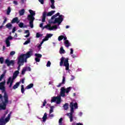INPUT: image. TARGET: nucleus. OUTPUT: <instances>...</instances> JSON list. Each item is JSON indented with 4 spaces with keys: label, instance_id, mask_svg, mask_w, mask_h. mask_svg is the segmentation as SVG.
I'll list each match as a JSON object with an SVG mask.
<instances>
[{
    "label": "nucleus",
    "instance_id": "obj_1",
    "mask_svg": "<svg viewBox=\"0 0 125 125\" xmlns=\"http://www.w3.org/2000/svg\"><path fill=\"white\" fill-rule=\"evenodd\" d=\"M5 80L0 83V90H2V92H4L3 97L4 101L0 103V112L1 110L4 111L6 110V105L9 103L8 101V95L7 93L5 92Z\"/></svg>",
    "mask_w": 125,
    "mask_h": 125
},
{
    "label": "nucleus",
    "instance_id": "obj_2",
    "mask_svg": "<svg viewBox=\"0 0 125 125\" xmlns=\"http://www.w3.org/2000/svg\"><path fill=\"white\" fill-rule=\"evenodd\" d=\"M8 113V112L6 111L3 116L0 118V125H5L6 123H8V122H9V120H10V116H11L12 112H10V113L8 115L7 117L5 118V117Z\"/></svg>",
    "mask_w": 125,
    "mask_h": 125
},
{
    "label": "nucleus",
    "instance_id": "obj_3",
    "mask_svg": "<svg viewBox=\"0 0 125 125\" xmlns=\"http://www.w3.org/2000/svg\"><path fill=\"white\" fill-rule=\"evenodd\" d=\"M30 15L27 16L28 21H29V24L30 28H34V21L35 20V18L34 16L36 15V13L32 10H29Z\"/></svg>",
    "mask_w": 125,
    "mask_h": 125
},
{
    "label": "nucleus",
    "instance_id": "obj_4",
    "mask_svg": "<svg viewBox=\"0 0 125 125\" xmlns=\"http://www.w3.org/2000/svg\"><path fill=\"white\" fill-rule=\"evenodd\" d=\"M63 66L65 67V70L66 71H68V72H70V64L69 63V59L66 58L65 59V58L62 57L61 59V62H60V66H63Z\"/></svg>",
    "mask_w": 125,
    "mask_h": 125
},
{
    "label": "nucleus",
    "instance_id": "obj_5",
    "mask_svg": "<svg viewBox=\"0 0 125 125\" xmlns=\"http://www.w3.org/2000/svg\"><path fill=\"white\" fill-rule=\"evenodd\" d=\"M59 18H56L54 21H49V24H56V23H58V25H60V24H61L63 21V15H59Z\"/></svg>",
    "mask_w": 125,
    "mask_h": 125
},
{
    "label": "nucleus",
    "instance_id": "obj_6",
    "mask_svg": "<svg viewBox=\"0 0 125 125\" xmlns=\"http://www.w3.org/2000/svg\"><path fill=\"white\" fill-rule=\"evenodd\" d=\"M55 12V10H52L50 12H49L48 13H46V11H44L42 14V22H45V18L46 16H52L53 14H54V13Z\"/></svg>",
    "mask_w": 125,
    "mask_h": 125
},
{
    "label": "nucleus",
    "instance_id": "obj_7",
    "mask_svg": "<svg viewBox=\"0 0 125 125\" xmlns=\"http://www.w3.org/2000/svg\"><path fill=\"white\" fill-rule=\"evenodd\" d=\"M28 58H26V57H24V56H22L21 55L18 58V60L19 61V63H21L22 65H24V62L27 63V59Z\"/></svg>",
    "mask_w": 125,
    "mask_h": 125
},
{
    "label": "nucleus",
    "instance_id": "obj_8",
    "mask_svg": "<svg viewBox=\"0 0 125 125\" xmlns=\"http://www.w3.org/2000/svg\"><path fill=\"white\" fill-rule=\"evenodd\" d=\"M21 55L26 58H30L31 56H33V50H31L30 51H28L26 54H22Z\"/></svg>",
    "mask_w": 125,
    "mask_h": 125
},
{
    "label": "nucleus",
    "instance_id": "obj_9",
    "mask_svg": "<svg viewBox=\"0 0 125 125\" xmlns=\"http://www.w3.org/2000/svg\"><path fill=\"white\" fill-rule=\"evenodd\" d=\"M14 82V80L12 79V77H9L7 81V84H9L10 83V85H9V88H11V87L12 86V84H13Z\"/></svg>",
    "mask_w": 125,
    "mask_h": 125
},
{
    "label": "nucleus",
    "instance_id": "obj_10",
    "mask_svg": "<svg viewBox=\"0 0 125 125\" xmlns=\"http://www.w3.org/2000/svg\"><path fill=\"white\" fill-rule=\"evenodd\" d=\"M13 40V37L12 36H10L6 38V41H5V43L7 45V47H9L10 45V42L9 41L10 40Z\"/></svg>",
    "mask_w": 125,
    "mask_h": 125
},
{
    "label": "nucleus",
    "instance_id": "obj_11",
    "mask_svg": "<svg viewBox=\"0 0 125 125\" xmlns=\"http://www.w3.org/2000/svg\"><path fill=\"white\" fill-rule=\"evenodd\" d=\"M5 64H7V66L8 67H9V66H11V65L12 66H13V65H14V61L13 60L9 61V60L6 59L5 60Z\"/></svg>",
    "mask_w": 125,
    "mask_h": 125
},
{
    "label": "nucleus",
    "instance_id": "obj_12",
    "mask_svg": "<svg viewBox=\"0 0 125 125\" xmlns=\"http://www.w3.org/2000/svg\"><path fill=\"white\" fill-rule=\"evenodd\" d=\"M60 93L62 97H65V96H66V95L65 94V93H66V89H65L64 87L61 88Z\"/></svg>",
    "mask_w": 125,
    "mask_h": 125
},
{
    "label": "nucleus",
    "instance_id": "obj_13",
    "mask_svg": "<svg viewBox=\"0 0 125 125\" xmlns=\"http://www.w3.org/2000/svg\"><path fill=\"white\" fill-rule=\"evenodd\" d=\"M74 114V110L73 109V105H71L70 112L67 113V116L68 117H72Z\"/></svg>",
    "mask_w": 125,
    "mask_h": 125
},
{
    "label": "nucleus",
    "instance_id": "obj_14",
    "mask_svg": "<svg viewBox=\"0 0 125 125\" xmlns=\"http://www.w3.org/2000/svg\"><path fill=\"white\" fill-rule=\"evenodd\" d=\"M18 75H19V71L17 70L13 74V78L12 79L14 80H15L16 78H17V76H18Z\"/></svg>",
    "mask_w": 125,
    "mask_h": 125
},
{
    "label": "nucleus",
    "instance_id": "obj_15",
    "mask_svg": "<svg viewBox=\"0 0 125 125\" xmlns=\"http://www.w3.org/2000/svg\"><path fill=\"white\" fill-rule=\"evenodd\" d=\"M20 22V21L18 20V18L16 17L13 19V20H12L11 23L12 24H14V23H17V24H18V23H19Z\"/></svg>",
    "mask_w": 125,
    "mask_h": 125
},
{
    "label": "nucleus",
    "instance_id": "obj_16",
    "mask_svg": "<svg viewBox=\"0 0 125 125\" xmlns=\"http://www.w3.org/2000/svg\"><path fill=\"white\" fill-rule=\"evenodd\" d=\"M71 105L73 106V110H74V107L75 109H78V103H75V104H74V103L73 102L70 103V109H71Z\"/></svg>",
    "mask_w": 125,
    "mask_h": 125
},
{
    "label": "nucleus",
    "instance_id": "obj_17",
    "mask_svg": "<svg viewBox=\"0 0 125 125\" xmlns=\"http://www.w3.org/2000/svg\"><path fill=\"white\" fill-rule=\"evenodd\" d=\"M65 78L64 76L62 77V82L60 83L59 84H58L57 86V87H60L62 84H65Z\"/></svg>",
    "mask_w": 125,
    "mask_h": 125
},
{
    "label": "nucleus",
    "instance_id": "obj_18",
    "mask_svg": "<svg viewBox=\"0 0 125 125\" xmlns=\"http://www.w3.org/2000/svg\"><path fill=\"white\" fill-rule=\"evenodd\" d=\"M20 83L21 82H19L16 83V84L13 86V89H16V88H18L19 85H20Z\"/></svg>",
    "mask_w": 125,
    "mask_h": 125
},
{
    "label": "nucleus",
    "instance_id": "obj_19",
    "mask_svg": "<svg viewBox=\"0 0 125 125\" xmlns=\"http://www.w3.org/2000/svg\"><path fill=\"white\" fill-rule=\"evenodd\" d=\"M47 28H48V30H49V31H52V30H53V27L51 25L49 26L48 25H45L44 27H43V29H47Z\"/></svg>",
    "mask_w": 125,
    "mask_h": 125
},
{
    "label": "nucleus",
    "instance_id": "obj_20",
    "mask_svg": "<svg viewBox=\"0 0 125 125\" xmlns=\"http://www.w3.org/2000/svg\"><path fill=\"white\" fill-rule=\"evenodd\" d=\"M64 43L65 46L66 47H69V46H70V45H71V44H70V42H69L68 40L64 41Z\"/></svg>",
    "mask_w": 125,
    "mask_h": 125
},
{
    "label": "nucleus",
    "instance_id": "obj_21",
    "mask_svg": "<svg viewBox=\"0 0 125 125\" xmlns=\"http://www.w3.org/2000/svg\"><path fill=\"white\" fill-rule=\"evenodd\" d=\"M51 3L52 4L51 5V8L52 9H54L55 8V6H54V3L55 2V1L54 0H50Z\"/></svg>",
    "mask_w": 125,
    "mask_h": 125
},
{
    "label": "nucleus",
    "instance_id": "obj_22",
    "mask_svg": "<svg viewBox=\"0 0 125 125\" xmlns=\"http://www.w3.org/2000/svg\"><path fill=\"white\" fill-rule=\"evenodd\" d=\"M61 103V96H58V98L57 99V104H60Z\"/></svg>",
    "mask_w": 125,
    "mask_h": 125
},
{
    "label": "nucleus",
    "instance_id": "obj_23",
    "mask_svg": "<svg viewBox=\"0 0 125 125\" xmlns=\"http://www.w3.org/2000/svg\"><path fill=\"white\" fill-rule=\"evenodd\" d=\"M58 98V96L57 97H52V99L51 100V103H53V102H56Z\"/></svg>",
    "mask_w": 125,
    "mask_h": 125
},
{
    "label": "nucleus",
    "instance_id": "obj_24",
    "mask_svg": "<svg viewBox=\"0 0 125 125\" xmlns=\"http://www.w3.org/2000/svg\"><path fill=\"white\" fill-rule=\"evenodd\" d=\"M6 27L7 28V29H9V30H11V28H12V24L10 23H8L6 25Z\"/></svg>",
    "mask_w": 125,
    "mask_h": 125
},
{
    "label": "nucleus",
    "instance_id": "obj_25",
    "mask_svg": "<svg viewBox=\"0 0 125 125\" xmlns=\"http://www.w3.org/2000/svg\"><path fill=\"white\" fill-rule=\"evenodd\" d=\"M33 86H34V84L32 83H30L25 87V89H30V88H32Z\"/></svg>",
    "mask_w": 125,
    "mask_h": 125
},
{
    "label": "nucleus",
    "instance_id": "obj_26",
    "mask_svg": "<svg viewBox=\"0 0 125 125\" xmlns=\"http://www.w3.org/2000/svg\"><path fill=\"white\" fill-rule=\"evenodd\" d=\"M24 13H25V9H22L21 10L19 11V14L20 16L24 15Z\"/></svg>",
    "mask_w": 125,
    "mask_h": 125
},
{
    "label": "nucleus",
    "instance_id": "obj_27",
    "mask_svg": "<svg viewBox=\"0 0 125 125\" xmlns=\"http://www.w3.org/2000/svg\"><path fill=\"white\" fill-rule=\"evenodd\" d=\"M68 106H69V104H68V103H65V104L63 105V106L64 109L65 110H68V109L69 108Z\"/></svg>",
    "mask_w": 125,
    "mask_h": 125
},
{
    "label": "nucleus",
    "instance_id": "obj_28",
    "mask_svg": "<svg viewBox=\"0 0 125 125\" xmlns=\"http://www.w3.org/2000/svg\"><path fill=\"white\" fill-rule=\"evenodd\" d=\"M46 119H47V114H46V113H45L42 117L43 122H45V121H46Z\"/></svg>",
    "mask_w": 125,
    "mask_h": 125
},
{
    "label": "nucleus",
    "instance_id": "obj_29",
    "mask_svg": "<svg viewBox=\"0 0 125 125\" xmlns=\"http://www.w3.org/2000/svg\"><path fill=\"white\" fill-rule=\"evenodd\" d=\"M59 15H60V13H57L55 15H53L51 17L52 20H53V19H55V18H56V17H57V16H59Z\"/></svg>",
    "mask_w": 125,
    "mask_h": 125
},
{
    "label": "nucleus",
    "instance_id": "obj_30",
    "mask_svg": "<svg viewBox=\"0 0 125 125\" xmlns=\"http://www.w3.org/2000/svg\"><path fill=\"white\" fill-rule=\"evenodd\" d=\"M60 54H63L65 53V50L63 48V47H61L60 50Z\"/></svg>",
    "mask_w": 125,
    "mask_h": 125
},
{
    "label": "nucleus",
    "instance_id": "obj_31",
    "mask_svg": "<svg viewBox=\"0 0 125 125\" xmlns=\"http://www.w3.org/2000/svg\"><path fill=\"white\" fill-rule=\"evenodd\" d=\"M31 42V39L28 38L27 39V41H25L23 43L24 45H26V44H28V43H30Z\"/></svg>",
    "mask_w": 125,
    "mask_h": 125
},
{
    "label": "nucleus",
    "instance_id": "obj_32",
    "mask_svg": "<svg viewBox=\"0 0 125 125\" xmlns=\"http://www.w3.org/2000/svg\"><path fill=\"white\" fill-rule=\"evenodd\" d=\"M10 12H11V8H10V7H8L7 10V15H9V14H10Z\"/></svg>",
    "mask_w": 125,
    "mask_h": 125
},
{
    "label": "nucleus",
    "instance_id": "obj_33",
    "mask_svg": "<svg viewBox=\"0 0 125 125\" xmlns=\"http://www.w3.org/2000/svg\"><path fill=\"white\" fill-rule=\"evenodd\" d=\"M18 65H19L18 66V71H19V70H20V67H21V66H22V63L21 62H19V61H18V63H17Z\"/></svg>",
    "mask_w": 125,
    "mask_h": 125
},
{
    "label": "nucleus",
    "instance_id": "obj_34",
    "mask_svg": "<svg viewBox=\"0 0 125 125\" xmlns=\"http://www.w3.org/2000/svg\"><path fill=\"white\" fill-rule=\"evenodd\" d=\"M35 56H36V58H42V54H38V53H36L35 54Z\"/></svg>",
    "mask_w": 125,
    "mask_h": 125
},
{
    "label": "nucleus",
    "instance_id": "obj_35",
    "mask_svg": "<svg viewBox=\"0 0 125 125\" xmlns=\"http://www.w3.org/2000/svg\"><path fill=\"white\" fill-rule=\"evenodd\" d=\"M71 88H72V87H67L66 89H65L66 93H69Z\"/></svg>",
    "mask_w": 125,
    "mask_h": 125
},
{
    "label": "nucleus",
    "instance_id": "obj_36",
    "mask_svg": "<svg viewBox=\"0 0 125 125\" xmlns=\"http://www.w3.org/2000/svg\"><path fill=\"white\" fill-rule=\"evenodd\" d=\"M25 92V89L24 88V85H21V93H24Z\"/></svg>",
    "mask_w": 125,
    "mask_h": 125
},
{
    "label": "nucleus",
    "instance_id": "obj_37",
    "mask_svg": "<svg viewBox=\"0 0 125 125\" xmlns=\"http://www.w3.org/2000/svg\"><path fill=\"white\" fill-rule=\"evenodd\" d=\"M63 39H64V36L61 35L58 37V41H59V42H61V41H62Z\"/></svg>",
    "mask_w": 125,
    "mask_h": 125
},
{
    "label": "nucleus",
    "instance_id": "obj_38",
    "mask_svg": "<svg viewBox=\"0 0 125 125\" xmlns=\"http://www.w3.org/2000/svg\"><path fill=\"white\" fill-rule=\"evenodd\" d=\"M24 69L26 70V71H28L29 72H31V71L32 70L31 67L29 66L24 67Z\"/></svg>",
    "mask_w": 125,
    "mask_h": 125
},
{
    "label": "nucleus",
    "instance_id": "obj_39",
    "mask_svg": "<svg viewBox=\"0 0 125 125\" xmlns=\"http://www.w3.org/2000/svg\"><path fill=\"white\" fill-rule=\"evenodd\" d=\"M62 121H63V118H61L59 119V123L60 125H63V123L62 122Z\"/></svg>",
    "mask_w": 125,
    "mask_h": 125
},
{
    "label": "nucleus",
    "instance_id": "obj_40",
    "mask_svg": "<svg viewBox=\"0 0 125 125\" xmlns=\"http://www.w3.org/2000/svg\"><path fill=\"white\" fill-rule=\"evenodd\" d=\"M53 108H54V106H50V109L49 111L50 114H51V113H53Z\"/></svg>",
    "mask_w": 125,
    "mask_h": 125
},
{
    "label": "nucleus",
    "instance_id": "obj_41",
    "mask_svg": "<svg viewBox=\"0 0 125 125\" xmlns=\"http://www.w3.org/2000/svg\"><path fill=\"white\" fill-rule=\"evenodd\" d=\"M23 26H24V23L23 22H20L19 24V27H20V28H23Z\"/></svg>",
    "mask_w": 125,
    "mask_h": 125
},
{
    "label": "nucleus",
    "instance_id": "obj_42",
    "mask_svg": "<svg viewBox=\"0 0 125 125\" xmlns=\"http://www.w3.org/2000/svg\"><path fill=\"white\" fill-rule=\"evenodd\" d=\"M4 59L3 57H0V64H3V61H4Z\"/></svg>",
    "mask_w": 125,
    "mask_h": 125
},
{
    "label": "nucleus",
    "instance_id": "obj_43",
    "mask_svg": "<svg viewBox=\"0 0 125 125\" xmlns=\"http://www.w3.org/2000/svg\"><path fill=\"white\" fill-rule=\"evenodd\" d=\"M26 72V69L24 67L23 68L22 71H21V75H24Z\"/></svg>",
    "mask_w": 125,
    "mask_h": 125
},
{
    "label": "nucleus",
    "instance_id": "obj_44",
    "mask_svg": "<svg viewBox=\"0 0 125 125\" xmlns=\"http://www.w3.org/2000/svg\"><path fill=\"white\" fill-rule=\"evenodd\" d=\"M48 39H49L47 35H46L45 38L43 39V42H46V41H48Z\"/></svg>",
    "mask_w": 125,
    "mask_h": 125
},
{
    "label": "nucleus",
    "instance_id": "obj_45",
    "mask_svg": "<svg viewBox=\"0 0 125 125\" xmlns=\"http://www.w3.org/2000/svg\"><path fill=\"white\" fill-rule=\"evenodd\" d=\"M4 77V74H2L0 76V82H1L2 80L3 79V77Z\"/></svg>",
    "mask_w": 125,
    "mask_h": 125
},
{
    "label": "nucleus",
    "instance_id": "obj_46",
    "mask_svg": "<svg viewBox=\"0 0 125 125\" xmlns=\"http://www.w3.org/2000/svg\"><path fill=\"white\" fill-rule=\"evenodd\" d=\"M47 37H48V38L49 39V38H51V37H52L53 36V34H47L46 35Z\"/></svg>",
    "mask_w": 125,
    "mask_h": 125
},
{
    "label": "nucleus",
    "instance_id": "obj_47",
    "mask_svg": "<svg viewBox=\"0 0 125 125\" xmlns=\"http://www.w3.org/2000/svg\"><path fill=\"white\" fill-rule=\"evenodd\" d=\"M46 104V100H44V102L43 103L42 106H42L44 107V106H45Z\"/></svg>",
    "mask_w": 125,
    "mask_h": 125
},
{
    "label": "nucleus",
    "instance_id": "obj_48",
    "mask_svg": "<svg viewBox=\"0 0 125 125\" xmlns=\"http://www.w3.org/2000/svg\"><path fill=\"white\" fill-rule=\"evenodd\" d=\"M50 65H51V62H50V61H48V62L46 64V66L47 67H50Z\"/></svg>",
    "mask_w": 125,
    "mask_h": 125
},
{
    "label": "nucleus",
    "instance_id": "obj_49",
    "mask_svg": "<svg viewBox=\"0 0 125 125\" xmlns=\"http://www.w3.org/2000/svg\"><path fill=\"white\" fill-rule=\"evenodd\" d=\"M14 54H15V51H11L10 53V55L11 56H13V55H14Z\"/></svg>",
    "mask_w": 125,
    "mask_h": 125
},
{
    "label": "nucleus",
    "instance_id": "obj_50",
    "mask_svg": "<svg viewBox=\"0 0 125 125\" xmlns=\"http://www.w3.org/2000/svg\"><path fill=\"white\" fill-rule=\"evenodd\" d=\"M42 35L41 34H40L39 33H37L36 34V38H40V37H42Z\"/></svg>",
    "mask_w": 125,
    "mask_h": 125
},
{
    "label": "nucleus",
    "instance_id": "obj_51",
    "mask_svg": "<svg viewBox=\"0 0 125 125\" xmlns=\"http://www.w3.org/2000/svg\"><path fill=\"white\" fill-rule=\"evenodd\" d=\"M35 60L37 62H40V61H41V59H40V58H35Z\"/></svg>",
    "mask_w": 125,
    "mask_h": 125
},
{
    "label": "nucleus",
    "instance_id": "obj_52",
    "mask_svg": "<svg viewBox=\"0 0 125 125\" xmlns=\"http://www.w3.org/2000/svg\"><path fill=\"white\" fill-rule=\"evenodd\" d=\"M16 31V27H13V28L12 29V33H15Z\"/></svg>",
    "mask_w": 125,
    "mask_h": 125
},
{
    "label": "nucleus",
    "instance_id": "obj_53",
    "mask_svg": "<svg viewBox=\"0 0 125 125\" xmlns=\"http://www.w3.org/2000/svg\"><path fill=\"white\" fill-rule=\"evenodd\" d=\"M39 1L41 2V4L44 3V0H39Z\"/></svg>",
    "mask_w": 125,
    "mask_h": 125
},
{
    "label": "nucleus",
    "instance_id": "obj_54",
    "mask_svg": "<svg viewBox=\"0 0 125 125\" xmlns=\"http://www.w3.org/2000/svg\"><path fill=\"white\" fill-rule=\"evenodd\" d=\"M6 21H7V18L6 17H4V20L3 22V24H4L6 22Z\"/></svg>",
    "mask_w": 125,
    "mask_h": 125
},
{
    "label": "nucleus",
    "instance_id": "obj_55",
    "mask_svg": "<svg viewBox=\"0 0 125 125\" xmlns=\"http://www.w3.org/2000/svg\"><path fill=\"white\" fill-rule=\"evenodd\" d=\"M13 3L14 4H15L16 5H17L18 4V2H17V1H16V0H14L13 1Z\"/></svg>",
    "mask_w": 125,
    "mask_h": 125
},
{
    "label": "nucleus",
    "instance_id": "obj_56",
    "mask_svg": "<svg viewBox=\"0 0 125 125\" xmlns=\"http://www.w3.org/2000/svg\"><path fill=\"white\" fill-rule=\"evenodd\" d=\"M43 23H40V28H42V29L43 30Z\"/></svg>",
    "mask_w": 125,
    "mask_h": 125
},
{
    "label": "nucleus",
    "instance_id": "obj_57",
    "mask_svg": "<svg viewBox=\"0 0 125 125\" xmlns=\"http://www.w3.org/2000/svg\"><path fill=\"white\" fill-rule=\"evenodd\" d=\"M69 119H70V122H73V116H70Z\"/></svg>",
    "mask_w": 125,
    "mask_h": 125
},
{
    "label": "nucleus",
    "instance_id": "obj_58",
    "mask_svg": "<svg viewBox=\"0 0 125 125\" xmlns=\"http://www.w3.org/2000/svg\"><path fill=\"white\" fill-rule=\"evenodd\" d=\"M74 80H75V76H71V78L70 79V81H73Z\"/></svg>",
    "mask_w": 125,
    "mask_h": 125
},
{
    "label": "nucleus",
    "instance_id": "obj_59",
    "mask_svg": "<svg viewBox=\"0 0 125 125\" xmlns=\"http://www.w3.org/2000/svg\"><path fill=\"white\" fill-rule=\"evenodd\" d=\"M74 53V50L72 48L70 49V54H73Z\"/></svg>",
    "mask_w": 125,
    "mask_h": 125
},
{
    "label": "nucleus",
    "instance_id": "obj_60",
    "mask_svg": "<svg viewBox=\"0 0 125 125\" xmlns=\"http://www.w3.org/2000/svg\"><path fill=\"white\" fill-rule=\"evenodd\" d=\"M53 27V30L54 29H57V25H54V26H52Z\"/></svg>",
    "mask_w": 125,
    "mask_h": 125
},
{
    "label": "nucleus",
    "instance_id": "obj_61",
    "mask_svg": "<svg viewBox=\"0 0 125 125\" xmlns=\"http://www.w3.org/2000/svg\"><path fill=\"white\" fill-rule=\"evenodd\" d=\"M21 82L22 83H24L25 82V79L24 78L21 79Z\"/></svg>",
    "mask_w": 125,
    "mask_h": 125
},
{
    "label": "nucleus",
    "instance_id": "obj_62",
    "mask_svg": "<svg viewBox=\"0 0 125 125\" xmlns=\"http://www.w3.org/2000/svg\"><path fill=\"white\" fill-rule=\"evenodd\" d=\"M25 34H29L30 33L29 30H26L25 31Z\"/></svg>",
    "mask_w": 125,
    "mask_h": 125
},
{
    "label": "nucleus",
    "instance_id": "obj_63",
    "mask_svg": "<svg viewBox=\"0 0 125 125\" xmlns=\"http://www.w3.org/2000/svg\"><path fill=\"white\" fill-rule=\"evenodd\" d=\"M25 38H29L30 37V33H28L27 35L24 36Z\"/></svg>",
    "mask_w": 125,
    "mask_h": 125
},
{
    "label": "nucleus",
    "instance_id": "obj_64",
    "mask_svg": "<svg viewBox=\"0 0 125 125\" xmlns=\"http://www.w3.org/2000/svg\"><path fill=\"white\" fill-rule=\"evenodd\" d=\"M76 125H83V124L81 123H76Z\"/></svg>",
    "mask_w": 125,
    "mask_h": 125
}]
</instances>
